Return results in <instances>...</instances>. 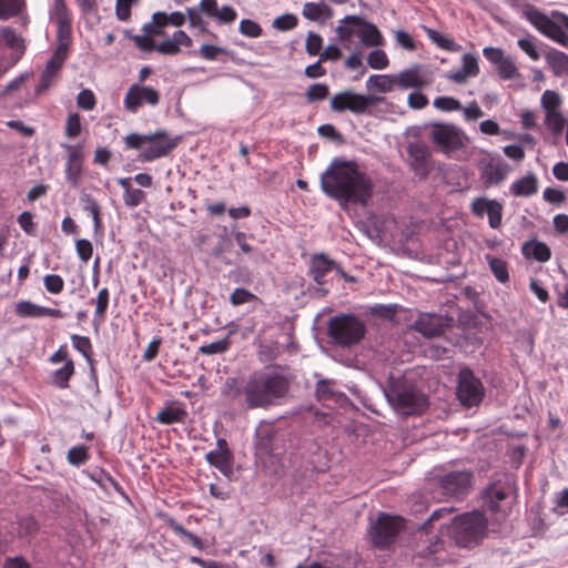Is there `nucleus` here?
<instances>
[{
	"label": "nucleus",
	"mask_w": 568,
	"mask_h": 568,
	"mask_svg": "<svg viewBox=\"0 0 568 568\" xmlns=\"http://www.w3.org/2000/svg\"><path fill=\"white\" fill-rule=\"evenodd\" d=\"M63 148L68 151V159L65 163V179L73 186H78L82 176L83 154L79 146L64 144Z\"/></svg>",
	"instance_id": "f3484780"
},
{
	"label": "nucleus",
	"mask_w": 568,
	"mask_h": 568,
	"mask_svg": "<svg viewBox=\"0 0 568 568\" xmlns=\"http://www.w3.org/2000/svg\"><path fill=\"white\" fill-rule=\"evenodd\" d=\"M538 191V180L535 174L529 173L510 185V193L517 197H529Z\"/></svg>",
	"instance_id": "b1692460"
},
{
	"label": "nucleus",
	"mask_w": 568,
	"mask_h": 568,
	"mask_svg": "<svg viewBox=\"0 0 568 568\" xmlns=\"http://www.w3.org/2000/svg\"><path fill=\"white\" fill-rule=\"evenodd\" d=\"M487 531V519L483 513L471 511L454 518L450 536L460 547H473L479 544Z\"/></svg>",
	"instance_id": "423d86ee"
},
{
	"label": "nucleus",
	"mask_w": 568,
	"mask_h": 568,
	"mask_svg": "<svg viewBox=\"0 0 568 568\" xmlns=\"http://www.w3.org/2000/svg\"><path fill=\"white\" fill-rule=\"evenodd\" d=\"M545 122L554 134H560L566 124V120L560 110L546 113Z\"/></svg>",
	"instance_id": "de8ad7c7"
},
{
	"label": "nucleus",
	"mask_w": 568,
	"mask_h": 568,
	"mask_svg": "<svg viewBox=\"0 0 568 568\" xmlns=\"http://www.w3.org/2000/svg\"><path fill=\"white\" fill-rule=\"evenodd\" d=\"M80 200H81L83 210L91 213L93 223H94V229L99 230L101 227V223H102L101 217H100V215H101L100 205L90 194H83Z\"/></svg>",
	"instance_id": "58836bf2"
},
{
	"label": "nucleus",
	"mask_w": 568,
	"mask_h": 568,
	"mask_svg": "<svg viewBox=\"0 0 568 568\" xmlns=\"http://www.w3.org/2000/svg\"><path fill=\"white\" fill-rule=\"evenodd\" d=\"M473 474L468 470L450 471L440 479L443 494L448 497L467 495L471 488Z\"/></svg>",
	"instance_id": "4468645a"
},
{
	"label": "nucleus",
	"mask_w": 568,
	"mask_h": 568,
	"mask_svg": "<svg viewBox=\"0 0 568 568\" xmlns=\"http://www.w3.org/2000/svg\"><path fill=\"white\" fill-rule=\"evenodd\" d=\"M479 179L484 187L501 184L509 172V166L501 159H483L479 161Z\"/></svg>",
	"instance_id": "ddd939ff"
},
{
	"label": "nucleus",
	"mask_w": 568,
	"mask_h": 568,
	"mask_svg": "<svg viewBox=\"0 0 568 568\" xmlns=\"http://www.w3.org/2000/svg\"><path fill=\"white\" fill-rule=\"evenodd\" d=\"M316 398L318 400H327L334 397V390L332 386V382L326 379H321L316 384Z\"/></svg>",
	"instance_id": "774afa93"
},
{
	"label": "nucleus",
	"mask_w": 568,
	"mask_h": 568,
	"mask_svg": "<svg viewBox=\"0 0 568 568\" xmlns=\"http://www.w3.org/2000/svg\"><path fill=\"white\" fill-rule=\"evenodd\" d=\"M545 60L557 77L564 75L568 69V54L556 49H549L545 54Z\"/></svg>",
	"instance_id": "c756f323"
},
{
	"label": "nucleus",
	"mask_w": 568,
	"mask_h": 568,
	"mask_svg": "<svg viewBox=\"0 0 568 568\" xmlns=\"http://www.w3.org/2000/svg\"><path fill=\"white\" fill-rule=\"evenodd\" d=\"M321 189L342 207L348 204L367 206L374 191L372 179L355 161L335 158L321 174Z\"/></svg>",
	"instance_id": "f03ea898"
},
{
	"label": "nucleus",
	"mask_w": 568,
	"mask_h": 568,
	"mask_svg": "<svg viewBox=\"0 0 568 568\" xmlns=\"http://www.w3.org/2000/svg\"><path fill=\"white\" fill-rule=\"evenodd\" d=\"M384 102V98L379 95H365L356 93L352 90H345L334 94L331 98V109L334 112L342 113L349 111L354 114L369 113L373 105Z\"/></svg>",
	"instance_id": "6e6552de"
},
{
	"label": "nucleus",
	"mask_w": 568,
	"mask_h": 568,
	"mask_svg": "<svg viewBox=\"0 0 568 568\" xmlns=\"http://www.w3.org/2000/svg\"><path fill=\"white\" fill-rule=\"evenodd\" d=\"M323 47V38L313 31H310L306 38L305 49L310 55H317L321 53Z\"/></svg>",
	"instance_id": "4d7b16f0"
},
{
	"label": "nucleus",
	"mask_w": 568,
	"mask_h": 568,
	"mask_svg": "<svg viewBox=\"0 0 568 568\" xmlns=\"http://www.w3.org/2000/svg\"><path fill=\"white\" fill-rule=\"evenodd\" d=\"M428 135L433 144L445 154H450L465 146L466 138L463 130L452 123H432Z\"/></svg>",
	"instance_id": "1a4fd4ad"
},
{
	"label": "nucleus",
	"mask_w": 568,
	"mask_h": 568,
	"mask_svg": "<svg viewBox=\"0 0 568 568\" xmlns=\"http://www.w3.org/2000/svg\"><path fill=\"white\" fill-rule=\"evenodd\" d=\"M206 462L217 468L221 473L226 475L231 473L233 465V454L232 452H223V450H211L205 455Z\"/></svg>",
	"instance_id": "bb28decb"
},
{
	"label": "nucleus",
	"mask_w": 568,
	"mask_h": 568,
	"mask_svg": "<svg viewBox=\"0 0 568 568\" xmlns=\"http://www.w3.org/2000/svg\"><path fill=\"white\" fill-rule=\"evenodd\" d=\"M342 22L343 23L336 28L338 39L341 41H349L357 32L355 27H361L363 19L357 16H349L346 17Z\"/></svg>",
	"instance_id": "f704fd0d"
},
{
	"label": "nucleus",
	"mask_w": 568,
	"mask_h": 568,
	"mask_svg": "<svg viewBox=\"0 0 568 568\" xmlns=\"http://www.w3.org/2000/svg\"><path fill=\"white\" fill-rule=\"evenodd\" d=\"M386 397L389 404L404 415H419L428 406L427 397L406 378L390 379Z\"/></svg>",
	"instance_id": "20e7f679"
},
{
	"label": "nucleus",
	"mask_w": 568,
	"mask_h": 568,
	"mask_svg": "<svg viewBox=\"0 0 568 568\" xmlns=\"http://www.w3.org/2000/svg\"><path fill=\"white\" fill-rule=\"evenodd\" d=\"M462 69L449 72L447 75V79L462 84L467 82L469 78H475L479 74V64H478V57L471 53H465L462 57Z\"/></svg>",
	"instance_id": "412c9836"
},
{
	"label": "nucleus",
	"mask_w": 568,
	"mask_h": 568,
	"mask_svg": "<svg viewBox=\"0 0 568 568\" xmlns=\"http://www.w3.org/2000/svg\"><path fill=\"white\" fill-rule=\"evenodd\" d=\"M329 94V88L326 83H314L305 92V99L308 103L323 101Z\"/></svg>",
	"instance_id": "79ce46f5"
},
{
	"label": "nucleus",
	"mask_w": 568,
	"mask_h": 568,
	"mask_svg": "<svg viewBox=\"0 0 568 568\" xmlns=\"http://www.w3.org/2000/svg\"><path fill=\"white\" fill-rule=\"evenodd\" d=\"M486 260L489 264L491 273L498 282L506 283L509 281L508 264L506 261L490 255H487Z\"/></svg>",
	"instance_id": "4c0bfd02"
},
{
	"label": "nucleus",
	"mask_w": 568,
	"mask_h": 568,
	"mask_svg": "<svg viewBox=\"0 0 568 568\" xmlns=\"http://www.w3.org/2000/svg\"><path fill=\"white\" fill-rule=\"evenodd\" d=\"M560 97L556 91L547 90L541 95V105L546 113L560 110Z\"/></svg>",
	"instance_id": "3c124183"
},
{
	"label": "nucleus",
	"mask_w": 568,
	"mask_h": 568,
	"mask_svg": "<svg viewBox=\"0 0 568 568\" xmlns=\"http://www.w3.org/2000/svg\"><path fill=\"white\" fill-rule=\"evenodd\" d=\"M239 30L243 36H246L250 38H257V37L262 36V32H263L262 27L257 22H255L251 19H243L240 22Z\"/></svg>",
	"instance_id": "5fc2aeb1"
},
{
	"label": "nucleus",
	"mask_w": 568,
	"mask_h": 568,
	"mask_svg": "<svg viewBox=\"0 0 568 568\" xmlns=\"http://www.w3.org/2000/svg\"><path fill=\"white\" fill-rule=\"evenodd\" d=\"M81 116L79 113H71L65 122V135L70 139L77 138L81 133Z\"/></svg>",
	"instance_id": "864d4df0"
},
{
	"label": "nucleus",
	"mask_w": 568,
	"mask_h": 568,
	"mask_svg": "<svg viewBox=\"0 0 568 568\" xmlns=\"http://www.w3.org/2000/svg\"><path fill=\"white\" fill-rule=\"evenodd\" d=\"M225 53L226 50L224 48L213 44H202L199 51L200 57L207 61L217 60L220 55Z\"/></svg>",
	"instance_id": "bf43d9fd"
},
{
	"label": "nucleus",
	"mask_w": 568,
	"mask_h": 568,
	"mask_svg": "<svg viewBox=\"0 0 568 568\" xmlns=\"http://www.w3.org/2000/svg\"><path fill=\"white\" fill-rule=\"evenodd\" d=\"M230 346H231V341H230V335H229L222 339L200 346L197 352H199V354H202V355L223 354L226 351H229Z\"/></svg>",
	"instance_id": "ea45409f"
},
{
	"label": "nucleus",
	"mask_w": 568,
	"mask_h": 568,
	"mask_svg": "<svg viewBox=\"0 0 568 568\" xmlns=\"http://www.w3.org/2000/svg\"><path fill=\"white\" fill-rule=\"evenodd\" d=\"M16 314L23 318H38L43 316H50L55 318L62 317V312L59 308L40 306L30 301L18 302L16 304Z\"/></svg>",
	"instance_id": "4be33fe9"
},
{
	"label": "nucleus",
	"mask_w": 568,
	"mask_h": 568,
	"mask_svg": "<svg viewBox=\"0 0 568 568\" xmlns=\"http://www.w3.org/2000/svg\"><path fill=\"white\" fill-rule=\"evenodd\" d=\"M521 252L525 257L534 258L540 263L550 260L551 251L549 246L540 241H528L523 245Z\"/></svg>",
	"instance_id": "393cba45"
},
{
	"label": "nucleus",
	"mask_w": 568,
	"mask_h": 568,
	"mask_svg": "<svg viewBox=\"0 0 568 568\" xmlns=\"http://www.w3.org/2000/svg\"><path fill=\"white\" fill-rule=\"evenodd\" d=\"M298 23V19L293 13H285L277 17L273 21V27L280 31H288L294 29Z\"/></svg>",
	"instance_id": "603ef678"
},
{
	"label": "nucleus",
	"mask_w": 568,
	"mask_h": 568,
	"mask_svg": "<svg viewBox=\"0 0 568 568\" xmlns=\"http://www.w3.org/2000/svg\"><path fill=\"white\" fill-rule=\"evenodd\" d=\"M75 250L79 258L87 263L92 257L93 246L89 240L80 239L75 241Z\"/></svg>",
	"instance_id": "69168bd1"
},
{
	"label": "nucleus",
	"mask_w": 568,
	"mask_h": 568,
	"mask_svg": "<svg viewBox=\"0 0 568 568\" xmlns=\"http://www.w3.org/2000/svg\"><path fill=\"white\" fill-rule=\"evenodd\" d=\"M413 328L427 338L440 336L445 329L444 318L437 314H422L413 324Z\"/></svg>",
	"instance_id": "6ab92c4d"
},
{
	"label": "nucleus",
	"mask_w": 568,
	"mask_h": 568,
	"mask_svg": "<svg viewBox=\"0 0 568 568\" xmlns=\"http://www.w3.org/2000/svg\"><path fill=\"white\" fill-rule=\"evenodd\" d=\"M434 106L443 112H453L463 109L460 102L453 97H437L434 100Z\"/></svg>",
	"instance_id": "8fccbe9b"
},
{
	"label": "nucleus",
	"mask_w": 568,
	"mask_h": 568,
	"mask_svg": "<svg viewBox=\"0 0 568 568\" xmlns=\"http://www.w3.org/2000/svg\"><path fill=\"white\" fill-rule=\"evenodd\" d=\"M254 300H256V296L253 293H251L250 291H247L246 288H242V287L235 288L230 296V302L234 306L243 305V304L250 303Z\"/></svg>",
	"instance_id": "13d9d810"
},
{
	"label": "nucleus",
	"mask_w": 568,
	"mask_h": 568,
	"mask_svg": "<svg viewBox=\"0 0 568 568\" xmlns=\"http://www.w3.org/2000/svg\"><path fill=\"white\" fill-rule=\"evenodd\" d=\"M369 91L379 93L392 92L396 87L395 74H373L366 81Z\"/></svg>",
	"instance_id": "cd10ccee"
},
{
	"label": "nucleus",
	"mask_w": 568,
	"mask_h": 568,
	"mask_svg": "<svg viewBox=\"0 0 568 568\" xmlns=\"http://www.w3.org/2000/svg\"><path fill=\"white\" fill-rule=\"evenodd\" d=\"M40 529L38 520L32 515H22L17 519V536L21 539L33 538Z\"/></svg>",
	"instance_id": "2f4dec72"
},
{
	"label": "nucleus",
	"mask_w": 568,
	"mask_h": 568,
	"mask_svg": "<svg viewBox=\"0 0 568 568\" xmlns=\"http://www.w3.org/2000/svg\"><path fill=\"white\" fill-rule=\"evenodd\" d=\"M43 282L47 291L52 294H59L63 291L64 281L60 275L48 274L44 276Z\"/></svg>",
	"instance_id": "0e129e2a"
},
{
	"label": "nucleus",
	"mask_w": 568,
	"mask_h": 568,
	"mask_svg": "<svg viewBox=\"0 0 568 568\" xmlns=\"http://www.w3.org/2000/svg\"><path fill=\"white\" fill-rule=\"evenodd\" d=\"M302 14L311 21L328 20L333 17V10L324 2H306L303 6Z\"/></svg>",
	"instance_id": "a878e982"
},
{
	"label": "nucleus",
	"mask_w": 568,
	"mask_h": 568,
	"mask_svg": "<svg viewBox=\"0 0 568 568\" xmlns=\"http://www.w3.org/2000/svg\"><path fill=\"white\" fill-rule=\"evenodd\" d=\"M356 36L361 38L366 47H376L383 43V36L377 27L371 22L363 20L361 28L357 30Z\"/></svg>",
	"instance_id": "7c9ffc66"
},
{
	"label": "nucleus",
	"mask_w": 568,
	"mask_h": 568,
	"mask_svg": "<svg viewBox=\"0 0 568 568\" xmlns=\"http://www.w3.org/2000/svg\"><path fill=\"white\" fill-rule=\"evenodd\" d=\"M334 266L335 262L325 254H315L311 258L310 275L317 284H323L325 276L332 272Z\"/></svg>",
	"instance_id": "5701e85b"
},
{
	"label": "nucleus",
	"mask_w": 568,
	"mask_h": 568,
	"mask_svg": "<svg viewBox=\"0 0 568 568\" xmlns=\"http://www.w3.org/2000/svg\"><path fill=\"white\" fill-rule=\"evenodd\" d=\"M187 416V412L182 406L169 405L160 410L155 420L162 425H171L183 423Z\"/></svg>",
	"instance_id": "c85d7f7f"
},
{
	"label": "nucleus",
	"mask_w": 568,
	"mask_h": 568,
	"mask_svg": "<svg viewBox=\"0 0 568 568\" xmlns=\"http://www.w3.org/2000/svg\"><path fill=\"white\" fill-rule=\"evenodd\" d=\"M404 528V520L399 516L381 514L371 527V539L375 547L385 548L395 541L396 536Z\"/></svg>",
	"instance_id": "9b49d317"
},
{
	"label": "nucleus",
	"mask_w": 568,
	"mask_h": 568,
	"mask_svg": "<svg viewBox=\"0 0 568 568\" xmlns=\"http://www.w3.org/2000/svg\"><path fill=\"white\" fill-rule=\"evenodd\" d=\"M61 69L62 68L55 65L53 62H48L43 72L41 73L40 82L36 89V93L40 94L47 91L58 78Z\"/></svg>",
	"instance_id": "c9c22d12"
},
{
	"label": "nucleus",
	"mask_w": 568,
	"mask_h": 568,
	"mask_svg": "<svg viewBox=\"0 0 568 568\" xmlns=\"http://www.w3.org/2000/svg\"><path fill=\"white\" fill-rule=\"evenodd\" d=\"M510 487L500 483H494L485 490L484 505L496 516L497 520L504 518L507 514L504 503L508 499Z\"/></svg>",
	"instance_id": "dca6fc26"
},
{
	"label": "nucleus",
	"mask_w": 568,
	"mask_h": 568,
	"mask_svg": "<svg viewBox=\"0 0 568 568\" xmlns=\"http://www.w3.org/2000/svg\"><path fill=\"white\" fill-rule=\"evenodd\" d=\"M191 27L197 28L201 32H207L206 23L204 22L201 11L197 8H187L186 16Z\"/></svg>",
	"instance_id": "338daca9"
},
{
	"label": "nucleus",
	"mask_w": 568,
	"mask_h": 568,
	"mask_svg": "<svg viewBox=\"0 0 568 568\" xmlns=\"http://www.w3.org/2000/svg\"><path fill=\"white\" fill-rule=\"evenodd\" d=\"M237 18V12L231 6H223L221 9H217L214 19L221 24H231Z\"/></svg>",
	"instance_id": "680f3d73"
},
{
	"label": "nucleus",
	"mask_w": 568,
	"mask_h": 568,
	"mask_svg": "<svg viewBox=\"0 0 568 568\" xmlns=\"http://www.w3.org/2000/svg\"><path fill=\"white\" fill-rule=\"evenodd\" d=\"M77 104L82 110H85V111L93 110L97 104V99H95L94 93L89 89L82 90L77 97Z\"/></svg>",
	"instance_id": "6e6d98bb"
},
{
	"label": "nucleus",
	"mask_w": 568,
	"mask_h": 568,
	"mask_svg": "<svg viewBox=\"0 0 568 568\" xmlns=\"http://www.w3.org/2000/svg\"><path fill=\"white\" fill-rule=\"evenodd\" d=\"M327 334L335 345L352 347L364 338L366 326L361 318L353 314H339L329 318Z\"/></svg>",
	"instance_id": "0eeeda50"
},
{
	"label": "nucleus",
	"mask_w": 568,
	"mask_h": 568,
	"mask_svg": "<svg viewBox=\"0 0 568 568\" xmlns=\"http://www.w3.org/2000/svg\"><path fill=\"white\" fill-rule=\"evenodd\" d=\"M518 47L534 61L540 59L534 38H521L517 42Z\"/></svg>",
	"instance_id": "e2e57ef3"
},
{
	"label": "nucleus",
	"mask_w": 568,
	"mask_h": 568,
	"mask_svg": "<svg viewBox=\"0 0 568 568\" xmlns=\"http://www.w3.org/2000/svg\"><path fill=\"white\" fill-rule=\"evenodd\" d=\"M396 87L402 90L407 89H422L426 87L429 81L423 73L420 65H414L409 69L403 70L399 73L395 74Z\"/></svg>",
	"instance_id": "aec40b11"
},
{
	"label": "nucleus",
	"mask_w": 568,
	"mask_h": 568,
	"mask_svg": "<svg viewBox=\"0 0 568 568\" xmlns=\"http://www.w3.org/2000/svg\"><path fill=\"white\" fill-rule=\"evenodd\" d=\"M139 0H116L115 14L120 21H128L131 18V8Z\"/></svg>",
	"instance_id": "052dcab7"
},
{
	"label": "nucleus",
	"mask_w": 568,
	"mask_h": 568,
	"mask_svg": "<svg viewBox=\"0 0 568 568\" xmlns=\"http://www.w3.org/2000/svg\"><path fill=\"white\" fill-rule=\"evenodd\" d=\"M290 389L288 378L278 372L256 371L247 379L229 377L222 395L230 405L245 409L268 408L284 398Z\"/></svg>",
	"instance_id": "f257e3e1"
},
{
	"label": "nucleus",
	"mask_w": 568,
	"mask_h": 568,
	"mask_svg": "<svg viewBox=\"0 0 568 568\" xmlns=\"http://www.w3.org/2000/svg\"><path fill=\"white\" fill-rule=\"evenodd\" d=\"M23 0H0V20H7L20 13Z\"/></svg>",
	"instance_id": "37998d69"
},
{
	"label": "nucleus",
	"mask_w": 568,
	"mask_h": 568,
	"mask_svg": "<svg viewBox=\"0 0 568 568\" xmlns=\"http://www.w3.org/2000/svg\"><path fill=\"white\" fill-rule=\"evenodd\" d=\"M523 17L542 36L564 47H568V36L566 33L568 31V14L558 10L547 14L538 8L528 4L523 9Z\"/></svg>",
	"instance_id": "39448f33"
},
{
	"label": "nucleus",
	"mask_w": 568,
	"mask_h": 568,
	"mask_svg": "<svg viewBox=\"0 0 568 568\" xmlns=\"http://www.w3.org/2000/svg\"><path fill=\"white\" fill-rule=\"evenodd\" d=\"M456 395L465 407L478 406L485 397V387L469 367H463L458 373Z\"/></svg>",
	"instance_id": "9d476101"
},
{
	"label": "nucleus",
	"mask_w": 568,
	"mask_h": 568,
	"mask_svg": "<svg viewBox=\"0 0 568 568\" xmlns=\"http://www.w3.org/2000/svg\"><path fill=\"white\" fill-rule=\"evenodd\" d=\"M72 346L81 353L87 359H90L93 354L91 341L88 336L73 334L71 336Z\"/></svg>",
	"instance_id": "a18cd8bd"
},
{
	"label": "nucleus",
	"mask_w": 568,
	"mask_h": 568,
	"mask_svg": "<svg viewBox=\"0 0 568 568\" xmlns=\"http://www.w3.org/2000/svg\"><path fill=\"white\" fill-rule=\"evenodd\" d=\"M89 458L90 454L88 447L84 445L71 447L67 454L68 463L77 467L85 464Z\"/></svg>",
	"instance_id": "a19ab883"
},
{
	"label": "nucleus",
	"mask_w": 568,
	"mask_h": 568,
	"mask_svg": "<svg viewBox=\"0 0 568 568\" xmlns=\"http://www.w3.org/2000/svg\"><path fill=\"white\" fill-rule=\"evenodd\" d=\"M110 302V291L103 287L98 292L95 298L94 323L101 324L105 321Z\"/></svg>",
	"instance_id": "e433bc0d"
},
{
	"label": "nucleus",
	"mask_w": 568,
	"mask_h": 568,
	"mask_svg": "<svg viewBox=\"0 0 568 568\" xmlns=\"http://www.w3.org/2000/svg\"><path fill=\"white\" fill-rule=\"evenodd\" d=\"M74 363L73 361H67L64 365L51 374V382L59 388L69 387V381L74 375Z\"/></svg>",
	"instance_id": "72a5a7b5"
},
{
	"label": "nucleus",
	"mask_w": 568,
	"mask_h": 568,
	"mask_svg": "<svg viewBox=\"0 0 568 568\" xmlns=\"http://www.w3.org/2000/svg\"><path fill=\"white\" fill-rule=\"evenodd\" d=\"M407 154L410 158V165L416 174L426 176L428 174L429 148L423 142H410L407 145Z\"/></svg>",
	"instance_id": "a211bd4d"
},
{
	"label": "nucleus",
	"mask_w": 568,
	"mask_h": 568,
	"mask_svg": "<svg viewBox=\"0 0 568 568\" xmlns=\"http://www.w3.org/2000/svg\"><path fill=\"white\" fill-rule=\"evenodd\" d=\"M426 34L433 43L443 50L449 52H458L462 50L460 44L456 43L452 38L440 33L437 30L426 28Z\"/></svg>",
	"instance_id": "473e14b6"
},
{
	"label": "nucleus",
	"mask_w": 568,
	"mask_h": 568,
	"mask_svg": "<svg viewBox=\"0 0 568 568\" xmlns=\"http://www.w3.org/2000/svg\"><path fill=\"white\" fill-rule=\"evenodd\" d=\"M484 57L496 67L497 73L503 80H513L520 75L518 68L510 57L505 55L500 48L485 47Z\"/></svg>",
	"instance_id": "2eb2a0df"
},
{
	"label": "nucleus",
	"mask_w": 568,
	"mask_h": 568,
	"mask_svg": "<svg viewBox=\"0 0 568 568\" xmlns=\"http://www.w3.org/2000/svg\"><path fill=\"white\" fill-rule=\"evenodd\" d=\"M51 19L54 23L72 21V16L64 0H54L53 8L51 10Z\"/></svg>",
	"instance_id": "c03bdc74"
},
{
	"label": "nucleus",
	"mask_w": 568,
	"mask_h": 568,
	"mask_svg": "<svg viewBox=\"0 0 568 568\" xmlns=\"http://www.w3.org/2000/svg\"><path fill=\"white\" fill-rule=\"evenodd\" d=\"M367 63L372 69L383 70L388 67L389 60L385 51L377 49L369 52Z\"/></svg>",
	"instance_id": "09e8293b"
},
{
	"label": "nucleus",
	"mask_w": 568,
	"mask_h": 568,
	"mask_svg": "<svg viewBox=\"0 0 568 568\" xmlns=\"http://www.w3.org/2000/svg\"><path fill=\"white\" fill-rule=\"evenodd\" d=\"M488 223L491 229H498L501 225L503 205L496 200H490L488 203Z\"/></svg>",
	"instance_id": "49530a36"
},
{
	"label": "nucleus",
	"mask_w": 568,
	"mask_h": 568,
	"mask_svg": "<svg viewBox=\"0 0 568 568\" xmlns=\"http://www.w3.org/2000/svg\"><path fill=\"white\" fill-rule=\"evenodd\" d=\"M160 101L161 93L155 88L142 83H132L124 95L123 105L128 112L134 114L144 105L155 108Z\"/></svg>",
	"instance_id": "f8f14e48"
},
{
	"label": "nucleus",
	"mask_w": 568,
	"mask_h": 568,
	"mask_svg": "<svg viewBox=\"0 0 568 568\" xmlns=\"http://www.w3.org/2000/svg\"><path fill=\"white\" fill-rule=\"evenodd\" d=\"M181 142V136H173L165 130L150 134L130 133L124 138L128 149L140 150L139 161L152 162L168 156Z\"/></svg>",
	"instance_id": "7ed1b4c3"
}]
</instances>
